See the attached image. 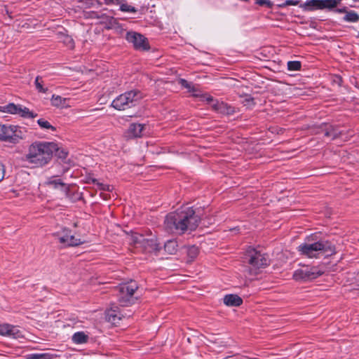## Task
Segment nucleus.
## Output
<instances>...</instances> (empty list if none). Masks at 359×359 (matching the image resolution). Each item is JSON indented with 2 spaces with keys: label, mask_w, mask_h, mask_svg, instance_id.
<instances>
[{
  "label": "nucleus",
  "mask_w": 359,
  "mask_h": 359,
  "mask_svg": "<svg viewBox=\"0 0 359 359\" xmlns=\"http://www.w3.org/2000/svg\"><path fill=\"white\" fill-rule=\"evenodd\" d=\"M200 218L192 208H185L168 214L165 219V228L168 232L184 233L186 231L195 230Z\"/></svg>",
  "instance_id": "nucleus-1"
},
{
  "label": "nucleus",
  "mask_w": 359,
  "mask_h": 359,
  "mask_svg": "<svg viewBox=\"0 0 359 359\" xmlns=\"http://www.w3.org/2000/svg\"><path fill=\"white\" fill-rule=\"evenodd\" d=\"M57 146L53 142H34L28 149L25 155V160L35 167H43L48 164L52 158L53 152Z\"/></svg>",
  "instance_id": "nucleus-2"
},
{
  "label": "nucleus",
  "mask_w": 359,
  "mask_h": 359,
  "mask_svg": "<svg viewBox=\"0 0 359 359\" xmlns=\"http://www.w3.org/2000/svg\"><path fill=\"white\" fill-rule=\"evenodd\" d=\"M301 255L309 258L318 257L323 253L325 256H330L335 253L334 246L327 241H320L313 243H304L298 247Z\"/></svg>",
  "instance_id": "nucleus-3"
},
{
  "label": "nucleus",
  "mask_w": 359,
  "mask_h": 359,
  "mask_svg": "<svg viewBox=\"0 0 359 359\" xmlns=\"http://www.w3.org/2000/svg\"><path fill=\"white\" fill-rule=\"evenodd\" d=\"M141 98L139 91L130 90L120 95L112 102V107L118 110L130 108Z\"/></svg>",
  "instance_id": "nucleus-4"
},
{
  "label": "nucleus",
  "mask_w": 359,
  "mask_h": 359,
  "mask_svg": "<svg viewBox=\"0 0 359 359\" xmlns=\"http://www.w3.org/2000/svg\"><path fill=\"white\" fill-rule=\"evenodd\" d=\"M137 288V283L133 280L120 285L118 301L121 306H128L134 302L133 294Z\"/></svg>",
  "instance_id": "nucleus-5"
},
{
  "label": "nucleus",
  "mask_w": 359,
  "mask_h": 359,
  "mask_svg": "<svg viewBox=\"0 0 359 359\" xmlns=\"http://www.w3.org/2000/svg\"><path fill=\"white\" fill-rule=\"evenodd\" d=\"M246 259L249 264L255 269L265 267L269 263V257L266 255L254 248H250L247 251Z\"/></svg>",
  "instance_id": "nucleus-6"
},
{
  "label": "nucleus",
  "mask_w": 359,
  "mask_h": 359,
  "mask_svg": "<svg viewBox=\"0 0 359 359\" xmlns=\"http://www.w3.org/2000/svg\"><path fill=\"white\" fill-rule=\"evenodd\" d=\"M324 271L318 267H306L296 270L293 273V278L297 281H309L320 276Z\"/></svg>",
  "instance_id": "nucleus-7"
},
{
  "label": "nucleus",
  "mask_w": 359,
  "mask_h": 359,
  "mask_svg": "<svg viewBox=\"0 0 359 359\" xmlns=\"http://www.w3.org/2000/svg\"><path fill=\"white\" fill-rule=\"evenodd\" d=\"M129 43H133L135 48L137 50H146L149 48L147 39L142 34L135 32H128L126 36Z\"/></svg>",
  "instance_id": "nucleus-8"
},
{
  "label": "nucleus",
  "mask_w": 359,
  "mask_h": 359,
  "mask_svg": "<svg viewBox=\"0 0 359 359\" xmlns=\"http://www.w3.org/2000/svg\"><path fill=\"white\" fill-rule=\"evenodd\" d=\"M336 3L334 0H308L300 7L305 11L334 8Z\"/></svg>",
  "instance_id": "nucleus-9"
},
{
  "label": "nucleus",
  "mask_w": 359,
  "mask_h": 359,
  "mask_svg": "<svg viewBox=\"0 0 359 359\" xmlns=\"http://www.w3.org/2000/svg\"><path fill=\"white\" fill-rule=\"evenodd\" d=\"M2 111L6 113H10L13 114H19L22 117L25 118H34L36 115L27 107H22L20 105H15L13 103H10L6 106L2 107Z\"/></svg>",
  "instance_id": "nucleus-10"
},
{
  "label": "nucleus",
  "mask_w": 359,
  "mask_h": 359,
  "mask_svg": "<svg viewBox=\"0 0 359 359\" xmlns=\"http://www.w3.org/2000/svg\"><path fill=\"white\" fill-rule=\"evenodd\" d=\"M56 236H57L60 243L67 246H77L83 243L80 238H75L74 236L70 235L69 231L66 229H63L62 234L57 233Z\"/></svg>",
  "instance_id": "nucleus-11"
},
{
  "label": "nucleus",
  "mask_w": 359,
  "mask_h": 359,
  "mask_svg": "<svg viewBox=\"0 0 359 359\" xmlns=\"http://www.w3.org/2000/svg\"><path fill=\"white\" fill-rule=\"evenodd\" d=\"M16 127L0 125V140L14 142L17 140Z\"/></svg>",
  "instance_id": "nucleus-12"
},
{
  "label": "nucleus",
  "mask_w": 359,
  "mask_h": 359,
  "mask_svg": "<svg viewBox=\"0 0 359 359\" xmlns=\"http://www.w3.org/2000/svg\"><path fill=\"white\" fill-rule=\"evenodd\" d=\"M141 247L149 252H157L160 249L156 236L151 234L144 236Z\"/></svg>",
  "instance_id": "nucleus-13"
},
{
  "label": "nucleus",
  "mask_w": 359,
  "mask_h": 359,
  "mask_svg": "<svg viewBox=\"0 0 359 359\" xmlns=\"http://www.w3.org/2000/svg\"><path fill=\"white\" fill-rule=\"evenodd\" d=\"M46 184L52 188L61 190L66 195L69 191V187L68 184L62 182L61 180L56 179L54 177H49L46 182Z\"/></svg>",
  "instance_id": "nucleus-14"
},
{
  "label": "nucleus",
  "mask_w": 359,
  "mask_h": 359,
  "mask_svg": "<svg viewBox=\"0 0 359 359\" xmlns=\"http://www.w3.org/2000/svg\"><path fill=\"white\" fill-rule=\"evenodd\" d=\"M19 334H22V332L18 326L8 323H0V335L15 336Z\"/></svg>",
  "instance_id": "nucleus-15"
},
{
  "label": "nucleus",
  "mask_w": 359,
  "mask_h": 359,
  "mask_svg": "<svg viewBox=\"0 0 359 359\" xmlns=\"http://www.w3.org/2000/svg\"><path fill=\"white\" fill-rule=\"evenodd\" d=\"M122 316L121 315L118 308L116 306L111 307L106 311V320L113 324L116 325L121 320Z\"/></svg>",
  "instance_id": "nucleus-16"
},
{
  "label": "nucleus",
  "mask_w": 359,
  "mask_h": 359,
  "mask_svg": "<svg viewBox=\"0 0 359 359\" xmlns=\"http://www.w3.org/2000/svg\"><path fill=\"white\" fill-rule=\"evenodd\" d=\"M144 125L139 123H132L130 125L127 132L126 136L128 138H135L142 136Z\"/></svg>",
  "instance_id": "nucleus-17"
},
{
  "label": "nucleus",
  "mask_w": 359,
  "mask_h": 359,
  "mask_svg": "<svg viewBox=\"0 0 359 359\" xmlns=\"http://www.w3.org/2000/svg\"><path fill=\"white\" fill-rule=\"evenodd\" d=\"M224 304L227 306H239L243 304V299L237 294H226L223 298Z\"/></svg>",
  "instance_id": "nucleus-18"
},
{
  "label": "nucleus",
  "mask_w": 359,
  "mask_h": 359,
  "mask_svg": "<svg viewBox=\"0 0 359 359\" xmlns=\"http://www.w3.org/2000/svg\"><path fill=\"white\" fill-rule=\"evenodd\" d=\"M69 98L62 97L57 95H53L50 102L51 104L55 107L59 108H68L71 106L67 104V102L69 100Z\"/></svg>",
  "instance_id": "nucleus-19"
},
{
  "label": "nucleus",
  "mask_w": 359,
  "mask_h": 359,
  "mask_svg": "<svg viewBox=\"0 0 359 359\" xmlns=\"http://www.w3.org/2000/svg\"><path fill=\"white\" fill-rule=\"evenodd\" d=\"M322 131L324 132L325 136L331 137L332 139H336L341 135V132L337 128L328 124H324L321 126Z\"/></svg>",
  "instance_id": "nucleus-20"
},
{
  "label": "nucleus",
  "mask_w": 359,
  "mask_h": 359,
  "mask_svg": "<svg viewBox=\"0 0 359 359\" xmlns=\"http://www.w3.org/2000/svg\"><path fill=\"white\" fill-rule=\"evenodd\" d=\"M212 107L217 111L221 114H230L233 113V109L228 106L224 102H219L218 101L213 102L212 104Z\"/></svg>",
  "instance_id": "nucleus-21"
},
{
  "label": "nucleus",
  "mask_w": 359,
  "mask_h": 359,
  "mask_svg": "<svg viewBox=\"0 0 359 359\" xmlns=\"http://www.w3.org/2000/svg\"><path fill=\"white\" fill-rule=\"evenodd\" d=\"M144 236L134 233L127 236L128 241L134 245H139L141 247L142 243L144 241Z\"/></svg>",
  "instance_id": "nucleus-22"
},
{
  "label": "nucleus",
  "mask_w": 359,
  "mask_h": 359,
  "mask_svg": "<svg viewBox=\"0 0 359 359\" xmlns=\"http://www.w3.org/2000/svg\"><path fill=\"white\" fill-rule=\"evenodd\" d=\"M58 39L63 43L67 48L72 49L74 47V40L71 36L67 34L60 33L58 34Z\"/></svg>",
  "instance_id": "nucleus-23"
},
{
  "label": "nucleus",
  "mask_w": 359,
  "mask_h": 359,
  "mask_svg": "<svg viewBox=\"0 0 359 359\" xmlns=\"http://www.w3.org/2000/svg\"><path fill=\"white\" fill-rule=\"evenodd\" d=\"M179 83L181 84L184 88H187L189 92L193 93V96L198 97L200 95L196 88L192 85V83H189L185 79H180L179 80Z\"/></svg>",
  "instance_id": "nucleus-24"
},
{
  "label": "nucleus",
  "mask_w": 359,
  "mask_h": 359,
  "mask_svg": "<svg viewBox=\"0 0 359 359\" xmlns=\"http://www.w3.org/2000/svg\"><path fill=\"white\" fill-rule=\"evenodd\" d=\"M177 243L175 240H170L164 245L165 250L170 255H174L177 250Z\"/></svg>",
  "instance_id": "nucleus-25"
},
{
  "label": "nucleus",
  "mask_w": 359,
  "mask_h": 359,
  "mask_svg": "<svg viewBox=\"0 0 359 359\" xmlns=\"http://www.w3.org/2000/svg\"><path fill=\"white\" fill-rule=\"evenodd\" d=\"M199 253V249L195 245L189 246L187 248V255L188 257L187 262H191L194 261Z\"/></svg>",
  "instance_id": "nucleus-26"
},
{
  "label": "nucleus",
  "mask_w": 359,
  "mask_h": 359,
  "mask_svg": "<svg viewBox=\"0 0 359 359\" xmlns=\"http://www.w3.org/2000/svg\"><path fill=\"white\" fill-rule=\"evenodd\" d=\"M344 20L347 22H357L359 20V16L353 11H350L346 13Z\"/></svg>",
  "instance_id": "nucleus-27"
},
{
  "label": "nucleus",
  "mask_w": 359,
  "mask_h": 359,
  "mask_svg": "<svg viewBox=\"0 0 359 359\" xmlns=\"http://www.w3.org/2000/svg\"><path fill=\"white\" fill-rule=\"evenodd\" d=\"M35 86L37 90L40 93H46L48 91L47 88H44L43 86V81L41 77L37 76L35 79Z\"/></svg>",
  "instance_id": "nucleus-28"
},
{
  "label": "nucleus",
  "mask_w": 359,
  "mask_h": 359,
  "mask_svg": "<svg viewBox=\"0 0 359 359\" xmlns=\"http://www.w3.org/2000/svg\"><path fill=\"white\" fill-rule=\"evenodd\" d=\"M38 124L41 128L44 129H50L52 130H55V128L48 121L43 118H40L37 121Z\"/></svg>",
  "instance_id": "nucleus-29"
},
{
  "label": "nucleus",
  "mask_w": 359,
  "mask_h": 359,
  "mask_svg": "<svg viewBox=\"0 0 359 359\" xmlns=\"http://www.w3.org/2000/svg\"><path fill=\"white\" fill-rule=\"evenodd\" d=\"M287 68L290 71H297L301 68V62L299 61H290L287 62Z\"/></svg>",
  "instance_id": "nucleus-30"
},
{
  "label": "nucleus",
  "mask_w": 359,
  "mask_h": 359,
  "mask_svg": "<svg viewBox=\"0 0 359 359\" xmlns=\"http://www.w3.org/2000/svg\"><path fill=\"white\" fill-rule=\"evenodd\" d=\"M299 3V0H286L285 2L278 5L280 8H285L289 6H297Z\"/></svg>",
  "instance_id": "nucleus-31"
},
{
  "label": "nucleus",
  "mask_w": 359,
  "mask_h": 359,
  "mask_svg": "<svg viewBox=\"0 0 359 359\" xmlns=\"http://www.w3.org/2000/svg\"><path fill=\"white\" fill-rule=\"evenodd\" d=\"M90 338H72V343L76 345H84L88 342Z\"/></svg>",
  "instance_id": "nucleus-32"
},
{
  "label": "nucleus",
  "mask_w": 359,
  "mask_h": 359,
  "mask_svg": "<svg viewBox=\"0 0 359 359\" xmlns=\"http://www.w3.org/2000/svg\"><path fill=\"white\" fill-rule=\"evenodd\" d=\"M93 183L97 186V187L104 191H110V186L107 184H104L102 183L99 182L96 179L93 180Z\"/></svg>",
  "instance_id": "nucleus-33"
},
{
  "label": "nucleus",
  "mask_w": 359,
  "mask_h": 359,
  "mask_svg": "<svg viewBox=\"0 0 359 359\" xmlns=\"http://www.w3.org/2000/svg\"><path fill=\"white\" fill-rule=\"evenodd\" d=\"M27 359H46V355L43 353H31L28 354Z\"/></svg>",
  "instance_id": "nucleus-34"
},
{
  "label": "nucleus",
  "mask_w": 359,
  "mask_h": 359,
  "mask_svg": "<svg viewBox=\"0 0 359 359\" xmlns=\"http://www.w3.org/2000/svg\"><path fill=\"white\" fill-rule=\"evenodd\" d=\"M256 4L267 8H271L273 6V3L270 0H256Z\"/></svg>",
  "instance_id": "nucleus-35"
},
{
  "label": "nucleus",
  "mask_w": 359,
  "mask_h": 359,
  "mask_svg": "<svg viewBox=\"0 0 359 359\" xmlns=\"http://www.w3.org/2000/svg\"><path fill=\"white\" fill-rule=\"evenodd\" d=\"M243 103L245 106H247L248 107H250L255 104L254 99L250 96L247 95L245 99L243 101Z\"/></svg>",
  "instance_id": "nucleus-36"
},
{
  "label": "nucleus",
  "mask_w": 359,
  "mask_h": 359,
  "mask_svg": "<svg viewBox=\"0 0 359 359\" xmlns=\"http://www.w3.org/2000/svg\"><path fill=\"white\" fill-rule=\"evenodd\" d=\"M121 9L123 11H127V12H131V13H135L136 12V9H135V7L131 6L130 5H128V4H123V5H121Z\"/></svg>",
  "instance_id": "nucleus-37"
},
{
  "label": "nucleus",
  "mask_w": 359,
  "mask_h": 359,
  "mask_svg": "<svg viewBox=\"0 0 359 359\" xmlns=\"http://www.w3.org/2000/svg\"><path fill=\"white\" fill-rule=\"evenodd\" d=\"M5 175V168L4 165L0 163V182L3 180Z\"/></svg>",
  "instance_id": "nucleus-38"
},
{
  "label": "nucleus",
  "mask_w": 359,
  "mask_h": 359,
  "mask_svg": "<svg viewBox=\"0 0 359 359\" xmlns=\"http://www.w3.org/2000/svg\"><path fill=\"white\" fill-rule=\"evenodd\" d=\"M88 334H90V333L88 332L81 331L75 332L72 337H88Z\"/></svg>",
  "instance_id": "nucleus-39"
},
{
  "label": "nucleus",
  "mask_w": 359,
  "mask_h": 359,
  "mask_svg": "<svg viewBox=\"0 0 359 359\" xmlns=\"http://www.w3.org/2000/svg\"><path fill=\"white\" fill-rule=\"evenodd\" d=\"M118 0H104V1L107 3V4H111V3H115Z\"/></svg>",
  "instance_id": "nucleus-40"
},
{
  "label": "nucleus",
  "mask_w": 359,
  "mask_h": 359,
  "mask_svg": "<svg viewBox=\"0 0 359 359\" xmlns=\"http://www.w3.org/2000/svg\"><path fill=\"white\" fill-rule=\"evenodd\" d=\"M206 100H207L208 102H212L213 101L212 97H210V96L207 97Z\"/></svg>",
  "instance_id": "nucleus-41"
},
{
  "label": "nucleus",
  "mask_w": 359,
  "mask_h": 359,
  "mask_svg": "<svg viewBox=\"0 0 359 359\" xmlns=\"http://www.w3.org/2000/svg\"><path fill=\"white\" fill-rule=\"evenodd\" d=\"M190 339H190V337H188V338H187V341H188V342H189V343H190V342H191Z\"/></svg>",
  "instance_id": "nucleus-42"
}]
</instances>
